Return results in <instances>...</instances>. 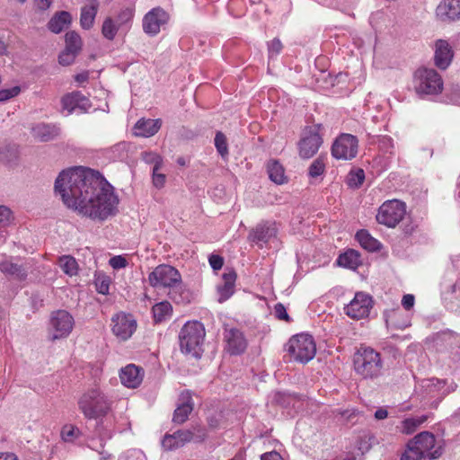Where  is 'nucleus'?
<instances>
[{
  "label": "nucleus",
  "instance_id": "nucleus-1",
  "mask_svg": "<svg viewBox=\"0 0 460 460\" xmlns=\"http://www.w3.org/2000/svg\"><path fill=\"white\" fill-rule=\"evenodd\" d=\"M54 189L68 208L91 219L104 221L118 211L119 199L113 187L97 171L82 167L63 170Z\"/></svg>",
  "mask_w": 460,
  "mask_h": 460
},
{
  "label": "nucleus",
  "instance_id": "nucleus-2",
  "mask_svg": "<svg viewBox=\"0 0 460 460\" xmlns=\"http://www.w3.org/2000/svg\"><path fill=\"white\" fill-rule=\"evenodd\" d=\"M151 287L169 288V297L177 304L190 302L189 292L181 286V276L177 269L171 265L161 264L156 266L148 275Z\"/></svg>",
  "mask_w": 460,
  "mask_h": 460
},
{
  "label": "nucleus",
  "instance_id": "nucleus-3",
  "mask_svg": "<svg viewBox=\"0 0 460 460\" xmlns=\"http://www.w3.org/2000/svg\"><path fill=\"white\" fill-rule=\"evenodd\" d=\"M78 408L86 419L97 420L98 425L102 419L111 411V402L98 388L85 391L78 399Z\"/></svg>",
  "mask_w": 460,
  "mask_h": 460
},
{
  "label": "nucleus",
  "instance_id": "nucleus-4",
  "mask_svg": "<svg viewBox=\"0 0 460 460\" xmlns=\"http://www.w3.org/2000/svg\"><path fill=\"white\" fill-rule=\"evenodd\" d=\"M435 444L436 438L432 433L429 431L420 432L409 441L407 449L402 455L401 460L438 459L442 455V448L438 447L431 451Z\"/></svg>",
  "mask_w": 460,
  "mask_h": 460
},
{
  "label": "nucleus",
  "instance_id": "nucleus-5",
  "mask_svg": "<svg viewBox=\"0 0 460 460\" xmlns=\"http://www.w3.org/2000/svg\"><path fill=\"white\" fill-rule=\"evenodd\" d=\"M353 365L356 373L365 379H375L382 375L381 355L370 347L358 349L353 357Z\"/></svg>",
  "mask_w": 460,
  "mask_h": 460
},
{
  "label": "nucleus",
  "instance_id": "nucleus-6",
  "mask_svg": "<svg viewBox=\"0 0 460 460\" xmlns=\"http://www.w3.org/2000/svg\"><path fill=\"white\" fill-rule=\"evenodd\" d=\"M205 334V328L201 323L198 321L186 323L179 334L181 352L194 358H200Z\"/></svg>",
  "mask_w": 460,
  "mask_h": 460
},
{
  "label": "nucleus",
  "instance_id": "nucleus-7",
  "mask_svg": "<svg viewBox=\"0 0 460 460\" xmlns=\"http://www.w3.org/2000/svg\"><path fill=\"white\" fill-rule=\"evenodd\" d=\"M206 437V429L201 425H192L190 429H179L173 434L164 435L162 447L166 451H172L190 442H202Z\"/></svg>",
  "mask_w": 460,
  "mask_h": 460
},
{
  "label": "nucleus",
  "instance_id": "nucleus-8",
  "mask_svg": "<svg viewBox=\"0 0 460 460\" xmlns=\"http://www.w3.org/2000/svg\"><path fill=\"white\" fill-rule=\"evenodd\" d=\"M287 350L295 361L305 364L314 358L316 345L311 335L301 333L290 338Z\"/></svg>",
  "mask_w": 460,
  "mask_h": 460
},
{
  "label": "nucleus",
  "instance_id": "nucleus-9",
  "mask_svg": "<svg viewBox=\"0 0 460 460\" xmlns=\"http://www.w3.org/2000/svg\"><path fill=\"white\" fill-rule=\"evenodd\" d=\"M414 88L419 95L438 94L443 90V80L435 69L420 67L414 73Z\"/></svg>",
  "mask_w": 460,
  "mask_h": 460
},
{
  "label": "nucleus",
  "instance_id": "nucleus-10",
  "mask_svg": "<svg viewBox=\"0 0 460 460\" xmlns=\"http://www.w3.org/2000/svg\"><path fill=\"white\" fill-rule=\"evenodd\" d=\"M321 125L316 124L307 127L303 131L302 137L297 144L298 154L302 159L312 158L323 144V137L320 135Z\"/></svg>",
  "mask_w": 460,
  "mask_h": 460
},
{
  "label": "nucleus",
  "instance_id": "nucleus-11",
  "mask_svg": "<svg viewBox=\"0 0 460 460\" xmlns=\"http://www.w3.org/2000/svg\"><path fill=\"white\" fill-rule=\"evenodd\" d=\"M406 213L405 204L394 199L385 202L378 209L376 220L388 227H394L401 222Z\"/></svg>",
  "mask_w": 460,
  "mask_h": 460
},
{
  "label": "nucleus",
  "instance_id": "nucleus-12",
  "mask_svg": "<svg viewBox=\"0 0 460 460\" xmlns=\"http://www.w3.org/2000/svg\"><path fill=\"white\" fill-rule=\"evenodd\" d=\"M358 138L350 134H341L332 146V155L339 160H351L358 154Z\"/></svg>",
  "mask_w": 460,
  "mask_h": 460
},
{
  "label": "nucleus",
  "instance_id": "nucleus-13",
  "mask_svg": "<svg viewBox=\"0 0 460 460\" xmlns=\"http://www.w3.org/2000/svg\"><path fill=\"white\" fill-rule=\"evenodd\" d=\"M169 21V14L161 7L153 8L143 19V30L146 34L155 36L160 32L161 27Z\"/></svg>",
  "mask_w": 460,
  "mask_h": 460
},
{
  "label": "nucleus",
  "instance_id": "nucleus-14",
  "mask_svg": "<svg viewBox=\"0 0 460 460\" xmlns=\"http://www.w3.org/2000/svg\"><path fill=\"white\" fill-rule=\"evenodd\" d=\"M372 297L363 292H358L353 300L345 307L348 316L361 319L368 315L372 308Z\"/></svg>",
  "mask_w": 460,
  "mask_h": 460
},
{
  "label": "nucleus",
  "instance_id": "nucleus-15",
  "mask_svg": "<svg viewBox=\"0 0 460 460\" xmlns=\"http://www.w3.org/2000/svg\"><path fill=\"white\" fill-rule=\"evenodd\" d=\"M74 318L66 310H58L52 313L50 325L55 330L53 340L66 337L73 330Z\"/></svg>",
  "mask_w": 460,
  "mask_h": 460
},
{
  "label": "nucleus",
  "instance_id": "nucleus-16",
  "mask_svg": "<svg viewBox=\"0 0 460 460\" xmlns=\"http://www.w3.org/2000/svg\"><path fill=\"white\" fill-rule=\"evenodd\" d=\"M278 229L274 222L263 221L251 229L248 240L252 243L262 246V243H268L277 237Z\"/></svg>",
  "mask_w": 460,
  "mask_h": 460
},
{
  "label": "nucleus",
  "instance_id": "nucleus-17",
  "mask_svg": "<svg viewBox=\"0 0 460 460\" xmlns=\"http://www.w3.org/2000/svg\"><path fill=\"white\" fill-rule=\"evenodd\" d=\"M112 332L122 341L128 340L137 328V322L131 314H118L111 319Z\"/></svg>",
  "mask_w": 460,
  "mask_h": 460
},
{
  "label": "nucleus",
  "instance_id": "nucleus-18",
  "mask_svg": "<svg viewBox=\"0 0 460 460\" xmlns=\"http://www.w3.org/2000/svg\"><path fill=\"white\" fill-rule=\"evenodd\" d=\"M224 340L226 342V349L231 355H240L247 348V341L243 333L236 328H226Z\"/></svg>",
  "mask_w": 460,
  "mask_h": 460
},
{
  "label": "nucleus",
  "instance_id": "nucleus-19",
  "mask_svg": "<svg viewBox=\"0 0 460 460\" xmlns=\"http://www.w3.org/2000/svg\"><path fill=\"white\" fill-rule=\"evenodd\" d=\"M454 58V50L446 40H437L434 45V64L440 70H446Z\"/></svg>",
  "mask_w": 460,
  "mask_h": 460
},
{
  "label": "nucleus",
  "instance_id": "nucleus-20",
  "mask_svg": "<svg viewBox=\"0 0 460 460\" xmlns=\"http://www.w3.org/2000/svg\"><path fill=\"white\" fill-rule=\"evenodd\" d=\"M61 105L67 114H71L75 109L87 111L92 107L90 100L79 91L65 94L61 98Z\"/></svg>",
  "mask_w": 460,
  "mask_h": 460
},
{
  "label": "nucleus",
  "instance_id": "nucleus-21",
  "mask_svg": "<svg viewBox=\"0 0 460 460\" xmlns=\"http://www.w3.org/2000/svg\"><path fill=\"white\" fill-rule=\"evenodd\" d=\"M194 408L192 394L186 390L181 393L177 408L174 410L172 422L176 424L184 423Z\"/></svg>",
  "mask_w": 460,
  "mask_h": 460
},
{
  "label": "nucleus",
  "instance_id": "nucleus-22",
  "mask_svg": "<svg viewBox=\"0 0 460 460\" xmlns=\"http://www.w3.org/2000/svg\"><path fill=\"white\" fill-rule=\"evenodd\" d=\"M437 18L443 22L460 19V0H444L436 8Z\"/></svg>",
  "mask_w": 460,
  "mask_h": 460
},
{
  "label": "nucleus",
  "instance_id": "nucleus-23",
  "mask_svg": "<svg viewBox=\"0 0 460 460\" xmlns=\"http://www.w3.org/2000/svg\"><path fill=\"white\" fill-rule=\"evenodd\" d=\"M142 368L135 365H128L121 369L119 377L121 383L129 388H136L143 380Z\"/></svg>",
  "mask_w": 460,
  "mask_h": 460
},
{
  "label": "nucleus",
  "instance_id": "nucleus-24",
  "mask_svg": "<svg viewBox=\"0 0 460 460\" xmlns=\"http://www.w3.org/2000/svg\"><path fill=\"white\" fill-rule=\"evenodd\" d=\"M236 277V273L234 270H229L223 274V284L217 286L219 303L226 301L234 294Z\"/></svg>",
  "mask_w": 460,
  "mask_h": 460
},
{
  "label": "nucleus",
  "instance_id": "nucleus-25",
  "mask_svg": "<svg viewBox=\"0 0 460 460\" xmlns=\"http://www.w3.org/2000/svg\"><path fill=\"white\" fill-rule=\"evenodd\" d=\"M161 125V119H141L134 127V134L137 137H149L158 132Z\"/></svg>",
  "mask_w": 460,
  "mask_h": 460
},
{
  "label": "nucleus",
  "instance_id": "nucleus-26",
  "mask_svg": "<svg viewBox=\"0 0 460 460\" xmlns=\"http://www.w3.org/2000/svg\"><path fill=\"white\" fill-rule=\"evenodd\" d=\"M99 9L97 0H92L89 4L81 8L80 25L84 30H90L94 23V20Z\"/></svg>",
  "mask_w": 460,
  "mask_h": 460
},
{
  "label": "nucleus",
  "instance_id": "nucleus-27",
  "mask_svg": "<svg viewBox=\"0 0 460 460\" xmlns=\"http://www.w3.org/2000/svg\"><path fill=\"white\" fill-rule=\"evenodd\" d=\"M32 136L40 142H48L54 139L59 133V129L53 125L40 123L31 128Z\"/></svg>",
  "mask_w": 460,
  "mask_h": 460
},
{
  "label": "nucleus",
  "instance_id": "nucleus-28",
  "mask_svg": "<svg viewBox=\"0 0 460 460\" xmlns=\"http://www.w3.org/2000/svg\"><path fill=\"white\" fill-rule=\"evenodd\" d=\"M72 22L71 14L66 11H61L55 15L48 22V29L53 33H60L66 27L70 25Z\"/></svg>",
  "mask_w": 460,
  "mask_h": 460
},
{
  "label": "nucleus",
  "instance_id": "nucleus-29",
  "mask_svg": "<svg viewBox=\"0 0 460 460\" xmlns=\"http://www.w3.org/2000/svg\"><path fill=\"white\" fill-rule=\"evenodd\" d=\"M0 271L18 280H24L28 275V269L25 266L13 263L11 261L0 262Z\"/></svg>",
  "mask_w": 460,
  "mask_h": 460
},
{
  "label": "nucleus",
  "instance_id": "nucleus-30",
  "mask_svg": "<svg viewBox=\"0 0 460 460\" xmlns=\"http://www.w3.org/2000/svg\"><path fill=\"white\" fill-rule=\"evenodd\" d=\"M267 172L271 181L276 184H283L288 181L285 169L278 160H270L267 163Z\"/></svg>",
  "mask_w": 460,
  "mask_h": 460
},
{
  "label": "nucleus",
  "instance_id": "nucleus-31",
  "mask_svg": "<svg viewBox=\"0 0 460 460\" xmlns=\"http://www.w3.org/2000/svg\"><path fill=\"white\" fill-rule=\"evenodd\" d=\"M356 238L360 245L369 252H376L381 249V243L365 229L358 231Z\"/></svg>",
  "mask_w": 460,
  "mask_h": 460
},
{
  "label": "nucleus",
  "instance_id": "nucleus-32",
  "mask_svg": "<svg viewBox=\"0 0 460 460\" xmlns=\"http://www.w3.org/2000/svg\"><path fill=\"white\" fill-rule=\"evenodd\" d=\"M154 319L156 323H161L166 319L167 316H170L172 311V305L167 302H160L155 304L153 308Z\"/></svg>",
  "mask_w": 460,
  "mask_h": 460
},
{
  "label": "nucleus",
  "instance_id": "nucleus-33",
  "mask_svg": "<svg viewBox=\"0 0 460 460\" xmlns=\"http://www.w3.org/2000/svg\"><path fill=\"white\" fill-rule=\"evenodd\" d=\"M358 258L359 255L357 252L349 250L339 256L337 263L345 268L355 269L358 264Z\"/></svg>",
  "mask_w": 460,
  "mask_h": 460
},
{
  "label": "nucleus",
  "instance_id": "nucleus-34",
  "mask_svg": "<svg viewBox=\"0 0 460 460\" xmlns=\"http://www.w3.org/2000/svg\"><path fill=\"white\" fill-rule=\"evenodd\" d=\"M65 40L66 49H68V51H74L77 54L80 53L83 42L80 35L76 31H71L66 32L65 36Z\"/></svg>",
  "mask_w": 460,
  "mask_h": 460
},
{
  "label": "nucleus",
  "instance_id": "nucleus-35",
  "mask_svg": "<svg viewBox=\"0 0 460 460\" xmlns=\"http://www.w3.org/2000/svg\"><path fill=\"white\" fill-rule=\"evenodd\" d=\"M59 266L62 269V270L69 276H74L76 275L77 273V262L75 259L72 256H62L59 259Z\"/></svg>",
  "mask_w": 460,
  "mask_h": 460
},
{
  "label": "nucleus",
  "instance_id": "nucleus-36",
  "mask_svg": "<svg viewBox=\"0 0 460 460\" xmlns=\"http://www.w3.org/2000/svg\"><path fill=\"white\" fill-rule=\"evenodd\" d=\"M325 158L323 155L318 156L308 167V176L311 178H317L323 174L325 172Z\"/></svg>",
  "mask_w": 460,
  "mask_h": 460
},
{
  "label": "nucleus",
  "instance_id": "nucleus-37",
  "mask_svg": "<svg viewBox=\"0 0 460 460\" xmlns=\"http://www.w3.org/2000/svg\"><path fill=\"white\" fill-rule=\"evenodd\" d=\"M365 180V172L362 169L352 170L347 176V184L352 189L359 188Z\"/></svg>",
  "mask_w": 460,
  "mask_h": 460
},
{
  "label": "nucleus",
  "instance_id": "nucleus-38",
  "mask_svg": "<svg viewBox=\"0 0 460 460\" xmlns=\"http://www.w3.org/2000/svg\"><path fill=\"white\" fill-rule=\"evenodd\" d=\"M81 435V430L72 424H66L61 429V438L65 442H74Z\"/></svg>",
  "mask_w": 460,
  "mask_h": 460
},
{
  "label": "nucleus",
  "instance_id": "nucleus-39",
  "mask_svg": "<svg viewBox=\"0 0 460 460\" xmlns=\"http://www.w3.org/2000/svg\"><path fill=\"white\" fill-rule=\"evenodd\" d=\"M162 159L160 156H156L155 163L153 168V184L155 188L161 189L164 186L166 176L164 173H160Z\"/></svg>",
  "mask_w": 460,
  "mask_h": 460
},
{
  "label": "nucleus",
  "instance_id": "nucleus-40",
  "mask_svg": "<svg viewBox=\"0 0 460 460\" xmlns=\"http://www.w3.org/2000/svg\"><path fill=\"white\" fill-rule=\"evenodd\" d=\"M118 31L119 27L115 25L113 20L111 17H107L103 21L102 26V33L105 39L112 40L115 38Z\"/></svg>",
  "mask_w": 460,
  "mask_h": 460
},
{
  "label": "nucleus",
  "instance_id": "nucleus-41",
  "mask_svg": "<svg viewBox=\"0 0 460 460\" xmlns=\"http://www.w3.org/2000/svg\"><path fill=\"white\" fill-rule=\"evenodd\" d=\"M18 157V151L14 146H4L0 147V161L10 164Z\"/></svg>",
  "mask_w": 460,
  "mask_h": 460
},
{
  "label": "nucleus",
  "instance_id": "nucleus-42",
  "mask_svg": "<svg viewBox=\"0 0 460 460\" xmlns=\"http://www.w3.org/2000/svg\"><path fill=\"white\" fill-rule=\"evenodd\" d=\"M215 146L219 153V155L222 156V158H226L228 155V145H227V139L226 135L221 132L217 131L215 136Z\"/></svg>",
  "mask_w": 460,
  "mask_h": 460
},
{
  "label": "nucleus",
  "instance_id": "nucleus-43",
  "mask_svg": "<svg viewBox=\"0 0 460 460\" xmlns=\"http://www.w3.org/2000/svg\"><path fill=\"white\" fill-rule=\"evenodd\" d=\"M77 55V53L68 51V49H65V50L58 56V62L62 66H69L75 61Z\"/></svg>",
  "mask_w": 460,
  "mask_h": 460
},
{
  "label": "nucleus",
  "instance_id": "nucleus-44",
  "mask_svg": "<svg viewBox=\"0 0 460 460\" xmlns=\"http://www.w3.org/2000/svg\"><path fill=\"white\" fill-rule=\"evenodd\" d=\"M21 92V88L19 86H13L9 89H2L0 90V102H5L11 98L17 96Z\"/></svg>",
  "mask_w": 460,
  "mask_h": 460
},
{
  "label": "nucleus",
  "instance_id": "nucleus-45",
  "mask_svg": "<svg viewBox=\"0 0 460 460\" xmlns=\"http://www.w3.org/2000/svg\"><path fill=\"white\" fill-rule=\"evenodd\" d=\"M372 440H375L373 436H364L358 441V450L364 455L372 447Z\"/></svg>",
  "mask_w": 460,
  "mask_h": 460
},
{
  "label": "nucleus",
  "instance_id": "nucleus-46",
  "mask_svg": "<svg viewBox=\"0 0 460 460\" xmlns=\"http://www.w3.org/2000/svg\"><path fill=\"white\" fill-rule=\"evenodd\" d=\"M274 314L276 318H278L279 320L290 322V317L287 313L286 307L281 303H278L277 305H275Z\"/></svg>",
  "mask_w": 460,
  "mask_h": 460
},
{
  "label": "nucleus",
  "instance_id": "nucleus-47",
  "mask_svg": "<svg viewBox=\"0 0 460 460\" xmlns=\"http://www.w3.org/2000/svg\"><path fill=\"white\" fill-rule=\"evenodd\" d=\"M12 220V211L9 208L0 205V226H6Z\"/></svg>",
  "mask_w": 460,
  "mask_h": 460
},
{
  "label": "nucleus",
  "instance_id": "nucleus-48",
  "mask_svg": "<svg viewBox=\"0 0 460 460\" xmlns=\"http://www.w3.org/2000/svg\"><path fill=\"white\" fill-rule=\"evenodd\" d=\"M282 48L283 45L281 41L277 38L273 39L268 45L270 58H272L274 55L279 54Z\"/></svg>",
  "mask_w": 460,
  "mask_h": 460
},
{
  "label": "nucleus",
  "instance_id": "nucleus-49",
  "mask_svg": "<svg viewBox=\"0 0 460 460\" xmlns=\"http://www.w3.org/2000/svg\"><path fill=\"white\" fill-rule=\"evenodd\" d=\"M134 15L133 10L130 8H125L118 14V22L119 25L125 24L132 20Z\"/></svg>",
  "mask_w": 460,
  "mask_h": 460
},
{
  "label": "nucleus",
  "instance_id": "nucleus-50",
  "mask_svg": "<svg viewBox=\"0 0 460 460\" xmlns=\"http://www.w3.org/2000/svg\"><path fill=\"white\" fill-rule=\"evenodd\" d=\"M110 265L115 269V270H119V269H122V268H125L127 267L128 265V261L126 260V258L120 256V255H117V256H113L110 259V261H109Z\"/></svg>",
  "mask_w": 460,
  "mask_h": 460
},
{
  "label": "nucleus",
  "instance_id": "nucleus-51",
  "mask_svg": "<svg viewBox=\"0 0 460 460\" xmlns=\"http://www.w3.org/2000/svg\"><path fill=\"white\" fill-rule=\"evenodd\" d=\"M426 418H423L421 420H415V419H407L403 421L404 429H406V433H412L418 426H420Z\"/></svg>",
  "mask_w": 460,
  "mask_h": 460
},
{
  "label": "nucleus",
  "instance_id": "nucleus-52",
  "mask_svg": "<svg viewBox=\"0 0 460 460\" xmlns=\"http://www.w3.org/2000/svg\"><path fill=\"white\" fill-rule=\"evenodd\" d=\"M209 264L214 270H220L224 265V259L220 255L212 254L208 259Z\"/></svg>",
  "mask_w": 460,
  "mask_h": 460
},
{
  "label": "nucleus",
  "instance_id": "nucleus-53",
  "mask_svg": "<svg viewBox=\"0 0 460 460\" xmlns=\"http://www.w3.org/2000/svg\"><path fill=\"white\" fill-rule=\"evenodd\" d=\"M95 285L100 294L106 295L109 293L110 281L108 279H97Z\"/></svg>",
  "mask_w": 460,
  "mask_h": 460
},
{
  "label": "nucleus",
  "instance_id": "nucleus-54",
  "mask_svg": "<svg viewBox=\"0 0 460 460\" xmlns=\"http://www.w3.org/2000/svg\"><path fill=\"white\" fill-rule=\"evenodd\" d=\"M429 384L426 385L427 388L429 390V392L435 391V390H440L445 386V382L440 380H435L431 379L428 381Z\"/></svg>",
  "mask_w": 460,
  "mask_h": 460
},
{
  "label": "nucleus",
  "instance_id": "nucleus-55",
  "mask_svg": "<svg viewBox=\"0 0 460 460\" xmlns=\"http://www.w3.org/2000/svg\"><path fill=\"white\" fill-rule=\"evenodd\" d=\"M414 300L413 295H404L402 299V305L406 310H410L414 305Z\"/></svg>",
  "mask_w": 460,
  "mask_h": 460
},
{
  "label": "nucleus",
  "instance_id": "nucleus-56",
  "mask_svg": "<svg viewBox=\"0 0 460 460\" xmlns=\"http://www.w3.org/2000/svg\"><path fill=\"white\" fill-rule=\"evenodd\" d=\"M261 460H284L276 451H271L261 455Z\"/></svg>",
  "mask_w": 460,
  "mask_h": 460
},
{
  "label": "nucleus",
  "instance_id": "nucleus-57",
  "mask_svg": "<svg viewBox=\"0 0 460 460\" xmlns=\"http://www.w3.org/2000/svg\"><path fill=\"white\" fill-rule=\"evenodd\" d=\"M52 0H35V5L40 11L48 10L51 5Z\"/></svg>",
  "mask_w": 460,
  "mask_h": 460
},
{
  "label": "nucleus",
  "instance_id": "nucleus-58",
  "mask_svg": "<svg viewBox=\"0 0 460 460\" xmlns=\"http://www.w3.org/2000/svg\"><path fill=\"white\" fill-rule=\"evenodd\" d=\"M388 411L385 409L380 408L375 412V418L376 420H384L387 417Z\"/></svg>",
  "mask_w": 460,
  "mask_h": 460
},
{
  "label": "nucleus",
  "instance_id": "nucleus-59",
  "mask_svg": "<svg viewBox=\"0 0 460 460\" xmlns=\"http://www.w3.org/2000/svg\"><path fill=\"white\" fill-rule=\"evenodd\" d=\"M0 460H18V459L14 454L0 453Z\"/></svg>",
  "mask_w": 460,
  "mask_h": 460
},
{
  "label": "nucleus",
  "instance_id": "nucleus-60",
  "mask_svg": "<svg viewBox=\"0 0 460 460\" xmlns=\"http://www.w3.org/2000/svg\"><path fill=\"white\" fill-rule=\"evenodd\" d=\"M75 80L78 83H84L88 80V73L87 72H84V73H81V74H77L75 76Z\"/></svg>",
  "mask_w": 460,
  "mask_h": 460
},
{
  "label": "nucleus",
  "instance_id": "nucleus-61",
  "mask_svg": "<svg viewBox=\"0 0 460 460\" xmlns=\"http://www.w3.org/2000/svg\"><path fill=\"white\" fill-rule=\"evenodd\" d=\"M208 423L210 428L215 429L218 426L219 421L216 416H211L208 418Z\"/></svg>",
  "mask_w": 460,
  "mask_h": 460
},
{
  "label": "nucleus",
  "instance_id": "nucleus-62",
  "mask_svg": "<svg viewBox=\"0 0 460 460\" xmlns=\"http://www.w3.org/2000/svg\"><path fill=\"white\" fill-rule=\"evenodd\" d=\"M6 51H7L6 44L4 43V40H0V55L6 54Z\"/></svg>",
  "mask_w": 460,
  "mask_h": 460
},
{
  "label": "nucleus",
  "instance_id": "nucleus-63",
  "mask_svg": "<svg viewBox=\"0 0 460 460\" xmlns=\"http://www.w3.org/2000/svg\"><path fill=\"white\" fill-rule=\"evenodd\" d=\"M414 227L412 226H405L404 228H403V231L406 234H410L412 233Z\"/></svg>",
  "mask_w": 460,
  "mask_h": 460
},
{
  "label": "nucleus",
  "instance_id": "nucleus-64",
  "mask_svg": "<svg viewBox=\"0 0 460 460\" xmlns=\"http://www.w3.org/2000/svg\"><path fill=\"white\" fill-rule=\"evenodd\" d=\"M178 162H179V164H184V162L182 161V159H179V161H178Z\"/></svg>",
  "mask_w": 460,
  "mask_h": 460
}]
</instances>
